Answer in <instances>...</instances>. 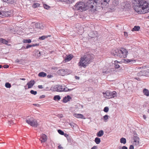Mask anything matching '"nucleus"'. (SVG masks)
I'll use <instances>...</instances> for the list:
<instances>
[{
    "instance_id": "obj_49",
    "label": "nucleus",
    "mask_w": 149,
    "mask_h": 149,
    "mask_svg": "<svg viewBox=\"0 0 149 149\" xmlns=\"http://www.w3.org/2000/svg\"><path fill=\"white\" fill-rule=\"evenodd\" d=\"M9 67V66L8 65H6L3 66V68H7Z\"/></svg>"
},
{
    "instance_id": "obj_40",
    "label": "nucleus",
    "mask_w": 149,
    "mask_h": 149,
    "mask_svg": "<svg viewBox=\"0 0 149 149\" xmlns=\"http://www.w3.org/2000/svg\"><path fill=\"white\" fill-rule=\"evenodd\" d=\"M109 111V108L108 107H105L104 109V111L105 112H107Z\"/></svg>"
},
{
    "instance_id": "obj_24",
    "label": "nucleus",
    "mask_w": 149,
    "mask_h": 149,
    "mask_svg": "<svg viewBox=\"0 0 149 149\" xmlns=\"http://www.w3.org/2000/svg\"><path fill=\"white\" fill-rule=\"evenodd\" d=\"M47 75V74L45 72H40L38 74V76L39 77H44Z\"/></svg>"
},
{
    "instance_id": "obj_5",
    "label": "nucleus",
    "mask_w": 149,
    "mask_h": 149,
    "mask_svg": "<svg viewBox=\"0 0 149 149\" xmlns=\"http://www.w3.org/2000/svg\"><path fill=\"white\" fill-rule=\"evenodd\" d=\"M86 5L83 2H78L74 6V8L77 10H79L81 11L86 10Z\"/></svg>"
},
{
    "instance_id": "obj_57",
    "label": "nucleus",
    "mask_w": 149,
    "mask_h": 149,
    "mask_svg": "<svg viewBox=\"0 0 149 149\" xmlns=\"http://www.w3.org/2000/svg\"><path fill=\"white\" fill-rule=\"evenodd\" d=\"M75 78L76 79H79V77H77V76H75Z\"/></svg>"
},
{
    "instance_id": "obj_31",
    "label": "nucleus",
    "mask_w": 149,
    "mask_h": 149,
    "mask_svg": "<svg viewBox=\"0 0 149 149\" xmlns=\"http://www.w3.org/2000/svg\"><path fill=\"white\" fill-rule=\"evenodd\" d=\"M31 41L30 39H24L23 40V42L25 43H30Z\"/></svg>"
},
{
    "instance_id": "obj_64",
    "label": "nucleus",
    "mask_w": 149,
    "mask_h": 149,
    "mask_svg": "<svg viewBox=\"0 0 149 149\" xmlns=\"http://www.w3.org/2000/svg\"><path fill=\"white\" fill-rule=\"evenodd\" d=\"M33 93H37V91H34V92H33Z\"/></svg>"
},
{
    "instance_id": "obj_56",
    "label": "nucleus",
    "mask_w": 149,
    "mask_h": 149,
    "mask_svg": "<svg viewBox=\"0 0 149 149\" xmlns=\"http://www.w3.org/2000/svg\"><path fill=\"white\" fill-rule=\"evenodd\" d=\"M97 147L96 146H94L91 149H97Z\"/></svg>"
},
{
    "instance_id": "obj_54",
    "label": "nucleus",
    "mask_w": 149,
    "mask_h": 149,
    "mask_svg": "<svg viewBox=\"0 0 149 149\" xmlns=\"http://www.w3.org/2000/svg\"><path fill=\"white\" fill-rule=\"evenodd\" d=\"M122 149H127V147L124 146H123L122 148Z\"/></svg>"
},
{
    "instance_id": "obj_26",
    "label": "nucleus",
    "mask_w": 149,
    "mask_h": 149,
    "mask_svg": "<svg viewBox=\"0 0 149 149\" xmlns=\"http://www.w3.org/2000/svg\"><path fill=\"white\" fill-rule=\"evenodd\" d=\"M132 64L134 65H138V61L136 60H131V64Z\"/></svg>"
},
{
    "instance_id": "obj_41",
    "label": "nucleus",
    "mask_w": 149,
    "mask_h": 149,
    "mask_svg": "<svg viewBox=\"0 0 149 149\" xmlns=\"http://www.w3.org/2000/svg\"><path fill=\"white\" fill-rule=\"evenodd\" d=\"M124 62L125 63H128L130 62V59H124Z\"/></svg>"
},
{
    "instance_id": "obj_16",
    "label": "nucleus",
    "mask_w": 149,
    "mask_h": 149,
    "mask_svg": "<svg viewBox=\"0 0 149 149\" xmlns=\"http://www.w3.org/2000/svg\"><path fill=\"white\" fill-rule=\"evenodd\" d=\"M74 117L77 118L85 119L84 116L82 114L80 113H74L73 114Z\"/></svg>"
},
{
    "instance_id": "obj_32",
    "label": "nucleus",
    "mask_w": 149,
    "mask_h": 149,
    "mask_svg": "<svg viewBox=\"0 0 149 149\" xmlns=\"http://www.w3.org/2000/svg\"><path fill=\"white\" fill-rule=\"evenodd\" d=\"M54 99L56 101H58L61 99V97L59 95H55L54 97Z\"/></svg>"
},
{
    "instance_id": "obj_47",
    "label": "nucleus",
    "mask_w": 149,
    "mask_h": 149,
    "mask_svg": "<svg viewBox=\"0 0 149 149\" xmlns=\"http://www.w3.org/2000/svg\"><path fill=\"white\" fill-rule=\"evenodd\" d=\"M53 77V76L51 75H47V77L48 78H52Z\"/></svg>"
},
{
    "instance_id": "obj_34",
    "label": "nucleus",
    "mask_w": 149,
    "mask_h": 149,
    "mask_svg": "<svg viewBox=\"0 0 149 149\" xmlns=\"http://www.w3.org/2000/svg\"><path fill=\"white\" fill-rule=\"evenodd\" d=\"M5 86L7 88H10L11 87V85L9 83L7 82L5 84Z\"/></svg>"
},
{
    "instance_id": "obj_10",
    "label": "nucleus",
    "mask_w": 149,
    "mask_h": 149,
    "mask_svg": "<svg viewBox=\"0 0 149 149\" xmlns=\"http://www.w3.org/2000/svg\"><path fill=\"white\" fill-rule=\"evenodd\" d=\"M35 81L33 80L30 81L29 82H28L26 85L25 86V89H27L31 88L35 84Z\"/></svg>"
},
{
    "instance_id": "obj_36",
    "label": "nucleus",
    "mask_w": 149,
    "mask_h": 149,
    "mask_svg": "<svg viewBox=\"0 0 149 149\" xmlns=\"http://www.w3.org/2000/svg\"><path fill=\"white\" fill-rule=\"evenodd\" d=\"M108 118V116L107 115H105L103 117V119L104 121L106 122V120Z\"/></svg>"
},
{
    "instance_id": "obj_9",
    "label": "nucleus",
    "mask_w": 149,
    "mask_h": 149,
    "mask_svg": "<svg viewBox=\"0 0 149 149\" xmlns=\"http://www.w3.org/2000/svg\"><path fill=\"white\" fill-rule=\"evenodd\" d=\"M135 75L138 76H147L149 75V69L142 70L140 72H135Z\"/></svg>"
},
{
    "instance_id": "obj_13",
    "label": "nucleus",
    "mask_w": 149,
    "mask_h": 149,
    "mask_svg": "<svg viewBox=\"0 0 149 149\" xmlns=\"http://www.w3.org/2000/svg\"><path fill=\"white\" fill-rule=\"evenodd\" d=\"M72 97L69 95H68L67 96L64 97L63 100H62V102L64 103H66L70 101Z\"/></svg>"
},
{
    "instance_id": "obj_7",
    "label": "nucleus",
    "mask_w": 149,
    "mask_h": 149,
    "mask_svg": "<svg viewBox=\"0 0 149 149\" xmlns=\"http://www.w3.org/2000/svg\"><path fill=\"white\" fill-rule=\"evenodd\" d=\"M97 2L96 0H89L87 2L88 6L93 10L96 9V5Z\"/></svg>"
},
{
    "instance_id": "obj_8",
    "label": "nucleus",
    "mask_w": 149,
    "mask_h": 149,
    "mask_svg": "<svg viewBox=\"0 0 149 149\" xmlns=\"http://www.w3.org/2000/svg\"><path fill=\"white\" fill-rule=\"evenodd\" d=\"M140 139L138 137V135L136 134H134L132 138V142L133 144L135 146H137L139 144Z\"/></svg>"
},
{
    "instance_id": "obj_33",
    "label": "nucleus",
    "mask_w": 149,
    "mask_h": 149,
    "mask_svg": "<svg viewBox=\"0 0 149 149\" xmlns=\"http://www.w3.org/2000/svg\"><path fill=\"white\" fill-rule=\"evenodd\" d=\"M40 5L39 3H36L33 4L32 5V7L34 8H36L39 6Z\"/></svg>"
},
{
    "instance_id": "obj_59",
    "label": "nucleus",
    "mask_w": 149,
    "mask_h": 149,
    "mask_svg": "<svg viewBox=\"0 0 149 149\" xmlns=\"http://www.w3.org/2000/svg\"><path fill=\"white\" fill-rule=\"evenodd\" d=\"M131 149H134V147L133 145H131Z\"/></svg>"
},
{
    "instance_id": "obj_28",
    "label": "nucleus",
    "mask_w": 149,
    "mask_h": 149,
    "mask_svg": "<svg viewBox=\"0 0 149 149\" xmlns=\"http://www.w3.org/2000/svg\"><path fill=\"white\" fill-rule=\"evenodd\" d=\"M120 141L122 143L125 144L126 143V141L125 138H122L120 139Z\"/></svg>"
},
{
    "instance_id": "obj_14",
    "label": "nucleus",
    "mask_w": 149,
    "mask_h": 149,
    "mask_svg": "<svg viewBox=\"0 0 149 149\" xmlns=\"http://www.w3.org/2000/svg\"><path fill=\"white\" fill-rule=\"evenodd\" d=\"M104 96L106 98L110 99L114 97L115 96L116 94H103Z\"/></svg>"
},
{
    "instance_id": "obj_55",
    "label": "nucleus",
    "mask_w": 149,
    "mask_h": 149,
    "mask_svg": "<svg viewBox=\"0 0 149 149\" xmlns=\"http://www.w3.org/2000/svg\"><path fill=\"white\" fill-rule=\"evenodd\" d=\"M38 87L39 88H43L42 85H38Z\"/></svg>"
},
{
    "instance_id": "obj_50",
    "label": "nucleus",
    "mask_w": 149,
    "mask_h": 149,
    "mask_svg": "<svg viewBox=\"0 0 149 149\" xmlns=\"http://www.w3.org/2000/svg\"><path fill=\"white\" fill-rule=\"evenodd\" d=\"M63 135H64L66 138H68L69 136V135L66 133L65 134L64 133V134H63Z\"/></svg>"
},
{
    "instance_id": "obj_53",
    "label": "nucleus",
    "mask_w": 149,
    "mask_h": 149,
    "mask_svg": "<svg viewBox=\"0 0 149 149\" xmlns=\"http://www.w3.org/2000/svg\"><path fill=\"white\" fill-rule=\"evenodd\" d=\"M38 45H39L38 44H36L32 45V47H35V46H37Z\"/></svg>"
},
{
    "instance_id": "obj_15",
    "label": "nucleus",
    "mask_w": 149,
    "mask_h": 149,
    "mask_svg": "<svg viewBox=\"0 0 149 149\" xmlns=\"http://www.w3.org/2000/svg\"><path fill=\"white\" fill-rule=\"evenodd\" d=\"M73 57V56L71 54H70L68 55H66L64 61H65V62H68L72 59Z\"/></svg>"
},
{
    "instance_id": "obj_6",
    "label": "nucleus",
    "mask_w": 149,
    "mask_h": 149,
    "mask_svg": "<svg viewBox=\"0 0 149 149\" xmlns=\"http://www.w3.org/2000/svg\"><path fill=\"white\" fill-rule=\"evenodd\" d=\"M26 122L32 126L36 127L38 126L37 120L33 117L27 118L26 120Z\"/></svg>"
},
{
    "instance_id": "obj_35",
    "label": "nucleus",
    "mask_w": 149,
    "mask_h": 149,
    "mask_svg": "<svg viewBox=\"0 0 149 149\" xmlns=\"http://www.w3.org/2000/svg\"><path fill=\"white\" fill-rule=\"evenodd\" d=\"M102 93H116V92L115 91H111L110 90H109L107 91L106 92H103Z\"/></svg>"
},
{
    "instance_id": "obj_61",
    "label": "nucleus",
    "mask_w": 149,
    "mask_h": 149,
    "mask_svg": "<svg viewBox=\"0 0 149 149\" xmlns=\"http://www.w3.org/2000/svg\"><path fill=\"white\" fill-rule=\"evenodd\" d=\"M20 80H26V79L24 78H20Z\"/></svg>"
},
{
    "instance_id": "obj_1",
    "label": "nucleus",
    "mask_w": 149,
    "mask_h": 149,
    "mask_svg": "<svg viewBox=\"0 0 149 149\" xmlns=\"http://www.w3.org/2000/svg\"><path fill=\"white\" fill-rule=\"evenodd\" d=\"M132 7L138 13L144 14L149 12V4L144 0H132Z\"/></svg>"
},
{
    "instance_id": "obj_51",
    "label": "nucleus",
    "mask_w": 149,
    "mask_h": 149,
    "mask_svg": "<svg viewBox=\"0 0 149 149\" xmlns=\"http://www.w3.org/2000/svg\"><path fill=\"white\" fill-rule=\"evenodd\" d=\"M123 33L125 36L126 37L127 36V33L126 32H124Z\"/></svg>"
},
{
    "instance_id": "obj_11",
    "label": "nucleus",
    "mask_w": 149,
    "mask_h": 149,
    "mask_svg": "<svg viewBox=\"0 0 149 149\" xmlns=\"http://www.w3.org/2000/svg\"><path fill=\"white\" fill-rule=\"evenodd\" d=\"M47 139V136L44 134H42L40 135V140L41 143L46 142Z\"/></svg>"
},
{
    "instance_id": "obj_27",
    "label": "nucleus",
    "mask_w": 149,
    "mask_h": 149,
    "mask_svg": "<svg viewBox=\"0 0 149 149\" xmlns=\"http://www.w3.org/2000/svg\"><path fill=\"white\" fill-rule=\"evenodd\" d=\"M102 4H104L105 5H106L108 4L110 0H102Z\"/></svg>"
},
{
    "instance_id": "obj_60",
    "label": "nucleus",
    "mask_w": 149,
    "mask_h": 149,
    "mask_svg": "<svg viewBox=\"0 0 149 149\" xmlns=\"http://www.w3.org/2000/svg\"><path fill=\"white\" fill-rule=\"evenodd\" d=\"M30 93H33V92H34V91L32 90L30 91Z\"/></svg>"
},
{
    "instance_id": "obj_23",
    "label": "nucleus",
    "mask_w": 149,
    "mask_h": 149,
    "mask_svg": "<svg viewBox=\"0 0 149 149\" xmlns=\"http://www.w3.org/2000/svg\"><path fill=\"white\" fill-rule=\"evenodd\" d=\"M104 134V132L103 130H100L97 134V136L98 137H101Z\"/></svg>"
},
{
    "instance_id": "obj_45",
    "label": "nucleus",
    "mask_w": 149,
    "mask_h": 149,
    "mask_svg": "<svg viewBox=\"0 0 149 149\" xmlns=\"http://www.w3.org/2000/svg\"><path fill=\"white\" fill-rule=\"evenodd\" d=\"M33 105L37 107H41V105L38 104H33Z\"/></svg>"
},
{
    "instance_id": "obj_48",
    "label": "nucleus",
    "mask_w": 149,
    "mask_h": 149,
    "mask_svg": "<svg viewBox=\"0 0 149 149\" xmlns=\"http://www.w3.org/2000/svg\"><path fill=\"white\" fill-rule=\"evenodd\" d=\"M45 95H42V96H40L39 97L40 99L43 98L45 97Z\"/></svg>"
},
{
    "instance_id": "obj_19",
    "label": "nucleus",
    "mask_w": 149,
    "mask_h": 149,
    "mask_svg": "<svg viewBox=\"0 0 149 149\" xmlns=\"http://www.w3.org/2000/svg\"><path fill=\"white\" fill-rule=\"evenodd\" d=\"M58 1H61L65 2L67 3H71L74 2L75 0H57Z\"/></svg>"
},
{
    "instance_id": "obj_30",
    "label": "nucleus",
    "mask_w": 149,
    "mask_h": 149,
    "mask_svg": "<svg viewBox=\"0 0 149 149\" xmlns=\"http://www.w3.org/2000/svg\"><path fill=\"white\" fill-rule=\"evenodd\" d=\"M100 139L98 137H96L95 139V141L97 144H99L100 142Z\"/></svg>"
},
{
    "instance_id": "obj_3",
    "label": "nucleus",
    "mask_w": 149,
    "mask_h": 149,
    "mask_svg": "<svg viewBox=\"0 0 149 149\" xmlns=\"http://www.w3.org/2000/svg\"><path fill=\"white\" fill-rule=\"evenodd\" d=\"M128 52L124 48H121L120 49H117L111 52L112 55L115 56H118L120 58H125L127 57Z\"/></svg>"
},
{
    "instance_id": "obj_17",
    "label": "nucleus",
    "mask_w": 149,
    "mask_h": 149,
    "mask_svg": "<svg viewBox=\"0 0 149 149\" xmlns=\"http://www.w3.org/2000/svg\"><path fill=\"white\" fill-rule=\"evenodd\" d=\"M35 26L36 28L40 29H43L44 27L42 24L39 23H36Z\"/></svg>"
},
{
    "instance_id": "obj_29",
    "label": "nucleus",
    "mask_w": 149,
    "mask_h": 149,
    "mask_svg": "<svg viewBox=\"0 0 149 149\" xmlns=\"http://www.w3.org/2000/svg\"><path fill=\"white\" fill-rule=\"evenodd\" d=\"M4 2H8V3H13L15 2V0H2Z\"/></svg>"
},
{
    "instance_id": "obj_12",
    "label": "nucleus",
    "mask_w": 149,
    "mask_h": 149,
    "mask_svg": "<svg viewBox=\"0 0 149 149\" xmlns=\"http://www.w3.org/2000/svg\"><path fill=\"white\" fill-rule=\"evenodd\" d=\"M3 17H10L11 16L12 13L10 11L3 10Z\"/></svg>"
},
{
    "instance_id": "obj_62",
    "label": "nucleus",
    "mask_w": 149,
    "mask_h": 149,
    "mask_svg": "<svg viewBox=\"0 0 149 149\" xmlns=\"http://www.w3.org/2000/svg\"><path fill=\"white\" fill-rule=\"evenodd\" d=\"M145 94L146 96H148L149 95V94Z\"/></svg>"
},
{
    "instance_id": "obj_58",
    "label": "nucleus",
    "mask_w": 149,
    "mask_h": 149,
    "mask_svg": "<svg viewBox=\"0 0 149 149\" xmlns=\"http://www.w3.org/2000/svg\"><path fill=\"white\" fill-rule=\"evenodd\" d=\"M26 49V47L24 46H22V48L21 49H19V50H20V49Z\"/></svg>"
},
{
    "instance_id": "obj_52",
    "label": "nucleus",
    "mask_w": 149,
    "mask_h": 149,
    "mask_svg": "<svg viewBox=\"0 0 149 149\" xmlns=\"http://www.w3.org/2000/svg\"><path fill=\"white\" fill-rule=\"evenodd\" d=\"M20 61V60L18 59H17L15 61V62L16 63H19Z\"/></svg>"
},
{
    "instance_id": "obj_22",
    "label": "nucleus",
    "mask_w": 149,
    "mask_h": 149,
    "mask_svg": "<svg viewBox=\"0 0 149 149\" xmlns=\"http://www.w3.org/2000/svg\"><path fill=\"white\" fill-rule=\"evenodd\" d=\"M140 29V27L138 26H135L132 29V31H138Z\"/></svg>"
},
{
    "instance_id": "obj_18",
    "label": "nucleus",
    "mask_w": 149,
    "mask_h": 149,
    "mask_svg": "<svg viewBox=\"0 0 149 149\" xmlns=\"http://www.w3.org/2000/svg\"><path fill=\"white\" fill-rule=\"evenodd\" d=\"M134 72L132 71L131 73V74H132V75H133V77H132V79L134 80L133 79H135L137 80H139V78L138 77H136V75H137L136 74L135 75V72Z\"/></svg>"
},
{
    "instance_id": "obj_44",
    "label": "nucleus",
    "mask_w": 149,
    "mask_h": 149,
    "mask_svg": "<svg viewBox=\"0 0 149 149\" xmlns=\"http://www.w3.org/2000/svg\"><path fill=\"white\" fill-rule=\"evenodd\" d=\"M3 11H1L0 10V17H3Z\"/></svg>"
},
{
    "instance_id": "obj_4",
    "label": "nucleus",
    "mask_w": 149,
    "mask_h": 149,
    "mask_svg": "<svg viewBox=\"0 0 149 149\" xmlns=\"http://www.w3.org/2000/svg\"><path fill=\"white\" fill-rule=\"evenodd\" d=\"M71 89H69L65 86H62L59 85H58L53 88V90L54 91L61 92L62 91L67 92L72 90Z\"/></svg>"
},
{
    "instance_id": "obj_21",
    "label": "nucleus",
    "mask_w": 149,
    "mask_h": 149,
    "mask_svg": "<svg viewBox=\"0 0 149 149\" xmlns=\"http://www.w3.org/2000/svg\"><path fill=\"white\" fill-rule=\"evenodd\" d=\"M114 67L116 68H118L120 67V65L118 64V63L120 64V62H119L117 61H114Z\"/></svg>"
},
{
    "instance_id": "obj_46",
    "label": "nucleus",
    "mask_w": 149,
    "mask_h": 149,
    "mask_svg": "<svg viewBox=\"0 0 149 149\" xmlns=\"http://www.w3.org/2000/svg\"><path fill=\"white\" fill-rule=\"evenodd\" d=\"M58 149H63V148L61 146V145H60L58 146Z\"/></svg>"
},
{
    "instance_id": "obj_39",
    "label": "nucleus",
    "mask_w": 149,
    "mask_h": 149,
    "mask_svg": "<svg viewBox=\"0 0 149 149\" xmlns=\"http://www.w3.org/2000/svg\"><path fill=\"white\" fill-rule=\"evenodd\" d=\"M43 6L44 8L47 9H48L50 7L49 6L46 4H44Z\"/></svg>"
},
{
    "instance_id": "obj_42",
    "label": "nucleus",
    "mask_w": 149,
    "mask_h": 149,
    "mask_svg": "<svg viewBox=\"0 0 149 149\" xmlns=\"http://www.w3.org/2000/svg\"><path fill=\"white\" fill-rule=\"evenodd\" d=\"M69 124L72 127H73L76 125V124L74 123H70Z\"/></svg>"
},
{
    "instance_id": "obj_63",
    "label": "nucleus",
    "mask_w": 149,
    "mask_h": 149,
    "mask_svg": "<svg viewBox=\"0 0 149 149\" xmlns=\"http://www.w3.org/2000/svg\"><path fill=\"white\" fill-rule=\"evenodd\" d=\"M143 118H144V119H146V116L145 115H143Z\"/></svg>"
},
{
    "instance_id": "obj_20",
    "label": "nucleus",
    "mask_w": 149,
    "mask_h": 149,
    "mask_svg": "<svg viewBox=\"0 0 149 149\" xmlns=\"http://www.w3.org/2000/svg\"><path fill=\"white\" fill-rule=\"evenodd\" d=\"M51 36L48 35L47 36H43L39 38V39L40 40H43L49 37H51Z\"/></svg>"
},
{
    "instance_id": "obj_2",
    "label": "nucleus",
    "mask_w": 149,
    "mask_h": 149,
    "mask_svg": "<svg viewBox=\"0 0 149 149\" xmlns=\"http://www.w3.org/2000/svg\"><path fill=\"white\" fill-rule=\"evenodd\" d=\"M94 55L92 54H89L81 57L78 65L80 67H86L94 59Z\"/></svg>"
},
{
    "instance_id": "obj_25",
    "label": "nucleus",
    "mask_w": 149,
    "mask_h": 149,
    "mask_svg": "<svg viewBox=\"0 0 149 149\" xmlns=\"http://www.w3.org/2000/svg\"><path fill=\"white\" fill-rule=\"evenodd\" d=\"M0 42L3 43V44L6 45H7V44L8 43V41L7 40H6L2 38H0Z\"/></svg>"
},
{
    "instance_id": "obj_43",
    "label": "nucleus",
    "mask_w": 149,
    "mask_h": 149,
    "mask_svg": "<svg viewBox=\"0 0 149 149\" xmlns=\"http://www.w3.org/2000/svg\"><path fill=\"white\" fill-rule=\"evenodd\" d=\"M32 47V45H28L26 47V49H28Z\"/></svg>"
},
{
    "instance_id": "obj_37",
    "label": "nucleus",
    "mask_w": 149,
    "mask_h": 149,
    "mask_svg": "<svg viewBox=\"0 0 149 149\" xmlns=\"http://www.w3.org/2000/svg\"><path fill=\"white\" fill-rule=\"evenodd\" d=\"M58 133L60 134L61 135H63L64 134V132L63 131H62L61 130H58Z\"/></svg>"
},
{
    "instance_id": "obj_38",
    "label": "nucleus",
    "mask_w": 149,
    "mask_h": 149,
    "mask_svg": "<svg viewBox=\"0 0 149 149\" xmlns=\"http://www.w3.org/2000/svg\"><path fill=\"white\" fill-rule=\"evenodd\" d=\"M143 93H149V91L146 88H144L143 90Z\"/></svg>"
}]
</instances>
